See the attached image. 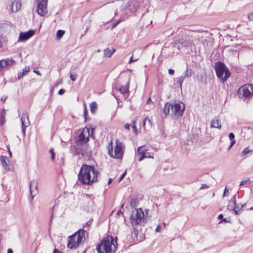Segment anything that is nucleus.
<instances>
[{
  "mask_svg": "<svg viewBox=\"0 0 253 253\" xmlns=\"http://www.w3.org/2000/svg\"><path fill=\"white\" fill-rule=\"evenodd\" d=\"M98 173L93 166L83 164L78 174V179L83 184L90 185L97 181Z\"/></svg>",
  "mask_w": 253,
  "mask_h": 253,
  "instance_id": "f257e3e1",
  "label": "nucleus"
},
{
  "mask_svg": "<svg viewBox=\"0 0 253 253\" xmlns=\"http://www.w3.org/2000/svg\"><path fill=\"white\" fill-rule=\"evenodd\" d=\"M117 237L115 241L112 236L108 235L104 238L100 244L96 247V250L98 253H113L117 249Z\"/></svg>",
  "mask_w": 253,
  "mask_h": 253,
  "instance_id": "f03ea898",
  "label": "nucleus"
},
{
  "mask_svg": "<svg viewBox=\"0 0 253 253\" xmlns=\"http://www.w3.org/2000/svg\"><path fill=\"white\" fill-rule=\"evenodd\" d=\"M87 233L84 229H80L73 235L68 237L67 247L70 249H76L82 245L85 239Z\"/></svg>",
  "mask_w": 253,
  "mask_h": 253,
  "instance_id": "7ed1b4c3",
  "label": "nucleus"
},
{
  "mask_svg": "<svg viewBox=\"0 0 253 253\" xmlns=\"http://www.w3.org/2000/svg\"><path fill=\"white\" fill-rule=\"evenodd\" d=\"M214 70L216 76L222 83L225 82L230 76L229 70L222 62H216L214 63Z\"/></svg>",
  "mask_w": 253,
  "mask_h": 253,
  "instance_id": "20e7f679",
  "label": "nucleus"
},
{
  "mask_svg": "<svg viewBox=\"0 0 253 253\" xmlns=\"http://www.w3.org/2000/svg\"><path fill=\"white\" fill-rule=\"evenodd\" d=\"M144 216L145 214L142 208H139L135 211H133L130 216V221L132 226L144 225L146 221Z\"/></svg>",
  "mask_w": 253,
  "mask_h": 253,
  "instance_id": "39448f33",
  "label": "nucleus"
},
{
  "mask_svg": "<svg viewBox=\"0 0 253 253\" xmlns=\"http://www.w3.org/2000/svg\"><path fill=\"white\" fill-rule=\"evenodd\" d=\"M122 145L120 142L117 141L114 153L112 145L111 144L109 145L108 154L111 157L118 159L122 158L123 152Z\"/></svg>",
  "mask_w": 253,
  "mask_h": 253,
  "instance_id": "423d86ee",
  "label": "nucleus"
},
{
  "mask_svg": "<svg viewBox=\"0 0 253 253\" xmlns=\"http://www.w3.org/2000/svg\"><path fill=\"white\" fill-rule=\"evenodd\" d=\"M185 110L184 104L181 102H173L171 106V113L173 115L175 119L181 118L183 115Z\"/></svg>",
  "mask_w": 253,
  "mask_h": 253,
  "instance_id": "0eeeda50",
  "label": "nucleus"
},
{
  "mask_svg": "<svg viewBox=\"0 0 253 253\" xmlns=\"http://www.w3.org/2000/svg\"><path fill=\"white\" fill-rule=\"evenodd\" d=\"M193 44V40L192 37L187 34L183 35L179 41L175 42V46H177L178 49L182 47H190Z\"/></svg>",
  "mask_w": 253,
  "mask_h": 253,
  "instance_id": "6e6552de",
  "label": "nucleus"
},
{
  "mask_svg": "<svg viewBox=\"0 0 253 253\" xmlns=\"http://www.w3.org/2000/svg\"><path fill=\"white\" fill-rule=\"evenodd\" d=\"M90 135L89 128L86 126L84 128L78 136L77 144L83 145L87 143L89 140V136Z\"/></svg>",
  "mask_w": 253,
  "mask_h": 253,
  "instance_id": "1a4fd4ad",
  "label": "nucleus"
},
{
  "mask_svg": "<svg viewBox=\"0 0 253 253\" xmlns=\"http://www.w3.org/2000/svg\"><path fill=\"white\" fill-rule=\"evenodd\" d=\"M47 0H38L37 1V11L41 16H44L47 12Z\"/></svg>",
  "mask_w": 253,
  "mask_h": 253,
  "instance_id": "9d476101",
  "label": "nucleus"
},
{
  "mask_svg": "<svg viewBox=\"0 0 253 253\" xmlns=\"http://www.w3.org/2000/svg\"><path fill=\"white\" fill-rule=\"evenodd\" d=\"M238 94L240 97H245V98H247L250 96L252 93L249 87H247V85L245 84L238 89Z\"/></svg>",
  "mask_w": 253,
  "mask_h": 253,
  "instance_id": "9b49d317",
  "label": "nucleus"
},
{
  "mask_svg": "<svg viewBox=\"0 0 253 253\" xmlns=\"http://www.w3.org/2000/svg\"><path fill=\"white\" fill-rule=\"evenodd\" d=\"M22 129L24 135H25L26 128L29 125V115L26 112H24L21 116Z\"/></svg>",
  "mask_w": 253,
  "mask_h": 253,
  "instance_id": "f8f14e48",
  "label": "nucleus"
},
{
  "mask_svg": "<svg viewBox=\"0 0 253 253\" xmlns=\"http://www.w3.org/2000/svg\"><path fill=\"white\" fill-rule=\"evenodd\" d=\"M30 196H31L30 201H32V200H33L34 197L38 193V182L36 180H33L31 181L30 184Z\"/></svg>",
  "mask_w": 253,
  "mask_h": 253,
  "instance_id": "ddd939ff",
  "label": "nucleus"
},
{
  "mask_svg": "<svg viewBox=\"0 0 253 253\" xmlns=\"http://www.w3.org/2000/svg\"><path fill=\"white\" fill-rule=\"evenodd\" d=\"M192 71L191 69H187L186 71L184 73V75L181 76L179 78H178L176 81V84L178 85L180 88H182V83L186 78L190 77L192 75Z\"/></svg>",
  "mask_w": 253,
  "mask_h": 253,
  "instance_id": "4468645a",
  "label": "nucleus"
},
{
  "mask_svg": "<svg viewBox=\"0 0 253 253\" xmlns=\"http://www.w3.org/2000/svg\"><path fill=\"white\" fill-rule=\"evenodd\" d=\"M35 34V31L30 30L26 32H21L19 34L18 41H26L32 37Z\"/></svg>",
  "mask_w": 253,
  "mask_h": 253,
  "instance_id": "2eb2a0df",
  "label": "nucleus"
},
{
  "mask_svg": "<svg viewBox=\"0 0 253 253\" xmlns=\"http://www.w3.org/2000/svg\"><path fill=\"white\" fill-rule=\"evenodd\" d=\"M230 203H232L234 205V212L235 214L237 215L239 214V212L242 211V208L245 205H242L241 204H236L235 200V196H234L230 200Z\"/></svg>",
  "mask_w": 253,
  "mask_h": 253,
  "instance_id": "dca6fc26",
  "label": "nucleus"
},
{
  "mask_svg": "<svg viewBox=\"0 0 253 253\" xmlns=\"http://www.w3.org/2000/svg\"><path fill=\"white\" fill-rule=\"evenodd\" d=\"M15 63V61L12 59L8 58L0 60V72H1L3 68L14 65Z\"/></svg>",
  "mask_w": 253,
  "mask_h": 253,
  "instance_id": "f3484780",
  "label": "nucleus"
},
{
  "mask_svg": "<svg viewBox=\"0 0 253 253\" xmlns=\"http://www.w3.org/2000/svg\"><path fill=\"white\" fill-rule=\"evenodd\" d=\"M128 7H129V4H128V2L126 3H124L123 5H122L120 6V9L122 12V13L121 14L122 16H125L127 13V10H128ZM123 20H124V17L121 16V18H120V19L115 24V26H116L117 24H118L120 22H121Z\"/></svg>",
  "mask_w": 253,
  "mask_h": 253,
  "instance_id": "a211bd4d",
  "label": "nucleus"
},
{
  "mask_svg": "<svg viewBox=\"0 0 253 253\" xmlns=\"http://www.w3.org/2000/svg\"><path fill=\"white\" fill-rule=\"evenodd\" d=\"M128 11L131 13L135 12L139 6V2L137 0H131L128 2Z\"/></svg>",
  "mask_w": 253,
  "mask_h": 253,
  "instance_id": "6ab92c4d",
  "label": "nucleus"
},
{
  "mask_svg": "<svg viewBox=\"0 0 253 253\" xmlns=\"http://www.w3.org/2000/svg\"><path fill=\"white\" fill-rule=\"evenodd\" d=\"M211 127L217 128L219 129L221 128L220 120L219 119L218 117L214 118V119L211 121Z\"/></svg>",
  "mask_w": 253,
  "mask_h": 253,
  "instance_id": "aec40b11",
  "label": "nucleus"
},
{
  "mask_svg": "<svg viewBox=\"0 0 253 253\" xmlns=\"http://www.w3.org/2000/svg\"><path fill=\"white\" fill-rule=\"evenodd\" d=\"M129 82L127 83L126 85L120 86L116 85L115 88L119 90L122 94H125L128 91Z\"/></svg>",
  "mask_w": 253,
  "mask_h": 253,
  "instance_id": "412c9836",
  "label": "nucleus"
},
{
  "mask_svg": "<svg viewBox=\"0 0 253 253\" xmlns=\"http://www.w3.org/2000/svg\"><path fill=\"white\" fill-rule=\"evenodd\" d=\"M7 160V157L4 156H1L0 157V161L3 169L5 170H9V166L6 162Z\"/></svg>",
  "mask_w": 253,
  "mask_h": 253,
  "instance_id": "4be33fe9",
  "label": "nucleus"
},
{
  "mask_svg": "<svg viewBox=\"0 0 253 253\" xmlns=\"http://www.w3.org/2000/svg\"><path fill=\"white\" fill-rule=\"evenodd\" d=\"M30 67L26 66L23 69L22 72L18 74V79L20 80L22 77L26 75L30 71Z\"/></svg>",
  "mask_w": 253,
  "mask_h": 253,
  "instance_id": "5701e85b",
  "label": "nucleus"
},
{
  "mask_svg": "<svg viewBox=\"0 0 253 253\" xmlns=\"http://www.w3.org/2000/svg\"><path fill=\"white\" fill-rule=\"evenodd\" d=\"M171 106L172 104H169L168 102L165 104L163 109V112L166 116L169 113L170 109L171 110Z\"/></svg>",
  "mask_w": 253,
  "mask_h": 253,
  "instance_id": "b1692460",
  "label": "nucleus"
},
{
  "mask_svg": "<svg viewBox=\"0 0 253 253\" xmlns=\"http://www.w3.org/2000/svg\"><path fill=\"white\" fill-rule=\"evenodd\" d=\"M115 50L113 48L112 49L110 48L105 49L104 50V57H110L115 52Z\"/></svg>",
  "mask_w": 253,
  "mask_h": 253,
  "instance_id": "393cba45",
  "label": "nucleus"
},
{
  "mask_svg": "<svg viewBox=\"0 0 253 253\" xmlns=\"http://www.w3.org/2000/svg\"><path fill=\"white\" fill-rule=\"evenodd\" d=\"M137 150H138V154L141 155L146 153V151H147L148 150V149L146 145H143V146L139 147L138 148Z\"/></svg>",
  "mask_w": 253,
  "mask_h": 253,
  "instance_id": "a878e982",
  "label": "nucleus"
},
{
  "mask_svg": "<svg viewBox=\"0 0 253 253\" xmlns=\"http://www.w3.org/2000/svg\"><path fill=\"white\" fill-rule=\"evenodd\" d=\"M139 203V200L137 198H132L131 199L130 206L132 208H135Z\"/></svg>",
  "mask_w": 253,
  "mask_h": 253,
  "instance_id": "bb28decb",
  "label": "nucleus"
},
{
  "mask_svg": "<svg viewBox=\"0 0 253 253\" xmlns=\"http://www.w3.org/2000/svg\"><path fill=\"white\" fill-rule=\"evenodd\" d=\"M97 108V104L95 102H92L90 104V112L93 114L94 112V111L96 110Z\"/></svg>",
  "mask_w": 253,
  "mask_h": 253,
  "instance_id": "cd10ccee",
  "label": "nucleus"
},
{
  "mask_svg": "<svg viewBox=\"0 0 253 253\" xmlns=\"http://www.w3.org/2000/svg\"><path fill=\"white\" fill-rule=\"evenodd\" d=\"M153 158L151 156L149 153L146 152L142 155H141V156L139 158V161H141L145 158Z\"/></svg>",
  "mask_w": 253,
  "mask_h": 253,
  "instance_id": "c85d7f7f",
  "label": "nucleus"
},
{
  "mask_svg": "<svg viewBox=\"0 0 253 253\" xmlns=\"http://www.w3.org/2000/svg\"><path fill=\"white\" fill-rule=\"evenodd\" d=\"M63 36V30H59L56 33V37L57 40H60Z\"/></svg>",
  "mask_w": 253,
  "mask_h": 253,
  "instance_id": "c756f323",
  "label": "nucleus"
},
{
  "mask_svg": "<svg viewBox=\"0 0 253 253\" xmlns=\"http://www.w3.org/2000/svg\"><path fill=\"white\" fill-rule=\"evenodd\" d=\"M87 109H86V105L84 104V116L85 122H86L87 121Z\"/></svg>",
  "mask_w": 253,
  "mask_h": 253,
  "instance_id": "7c9ffc66",
  "label": "nucleus"
},
{
  "mask_svg": "<svg viewBox=\"0 0 253 253\" xmlns=\"http://www.w3.org/2000/svg\"><path fill=\"white\" fill-rule=\"evenodd\" d=\"M252 150H250L249 149V148L248 147L245 148L243 151L242 152V153H241V155L242 156H244V155H246L247 154H248V153H249L250 152H252Z\"/></svg>",
  "mask_w": 253,
  "mask_h": 253,
  "instance_id": "2f4dec72",
  "label": "nucleus"
},
{
  "mask_svg": "<svg viewBox=\"0 0 253 253\" xmlns=\"http://www.w3.org/2000/svg\"><path fill=\"white\" fill-rule=\"evenodd\" d=\"M49 152L51 154V159L52 162L54 161L55 159V153L53 148H51L49 150Z\"/></svg>",
  "mask_w": 253,
  "mask_h": 253,
  "instance_id": "473e14b6",
  "label": "nucleus"
},
{
  "mask_svg": "<svg viewBox=\"0 0 253 253\" xmlns=\"http://www.w3.org/2000/svg\"><path fill=\"white\" fill-rule=\"evenodd\" d=\"M57 206L56 205H55L53 207V208H52V215H51L52 218H53L54 214H55V212L57 211Z\"/></svg>",
  "mask_w": 253,
  "mask_h": 253,
  "instance_id": "72a5a7b5",
  "label": "nucleus"
},
{
  "mask_svg": "<svg viewBox=\"0 0 253 253\" xmlns=\"http://www.w3.org/2000/svg\"><path fill=\"white\" fill-rule=\"evenodd\" d=\"M5 116V111L4 109H3L0 114V118L4 119Z\"/></svg>",
  "mask_w": 253,
  "mask_h": 253,
  "instance_id": "f704fd0d",
  "label": "nucleus"
},
{
  "mask_svg": "<svg viewBox=\"0 0 253 253\" xmlns=\"http://www.w3.org/2000/svg\"><path fill=\"white\" fill-rule=\"evenodd\" d=\"M227 208L229 210H232L234 209V205L232 204V203H230V201H229Z\"/></svg>",
  "mask_w": 253,
  "mask_h": 253,
  "instance_id": "c9c22d12",
  "label": "nucleus"
},
{
  "mask_svg": "<svg viewBox=\"0 0 253 253\" xmlns=\"http://www.w3.org/2000/svg\"><path fill=\"white\" fill-rule=\"evenodd\" d=\"M247 87H249L250 90H251V92L252 94L253 93V84H247Z\"/></svg>",
  "mask_w": 253,
  "mask_h": 253,
  "instance_id": "e433bc0d",
  "label": "nucleus"
},
{
  "mask_svg": "<svg viewBox=\"0 0 253 253\" xmlns=\"http://www.w3.org/2000/svg\"><path fill=\"white\" fill-rule=\"evenodd\" d=\"M126 170L122 175L120 177L119 179V182H120L124 178V177L125 176V175H126Z\"/></svg>",
  "mask_w": 253,
  "mask_h": 253,
  "instance_id": "4c0bfd02",
  "label": "nucleus"
},
{
  "mask_svg": "<svg viewBox=\"0 0 253 253\" xmlns=\"http://www.w3.org/2000/svg\"><path fill=\"white\" fill-rule=\"evenodd\" d=\"M209 186L206 184H202L200 187V189H208Z\"/></svg>",
  "mask_w": 253,
  "mask_h": 253,
  "instance_id": "58836bf2",
  "label": "nucleus"
},
{
  "mask_svg": "<svg viewBox=\"0 0 253 253\" xmlns=\"http://www.w3.org/2000/svg\"><path fill=\"white\" fill-rule=\"evenodd\" d=\"M250 181V178H248L247 180H242L240 184V186H242L245 185L246 183H247L248 181Z\"/></svg>",
  "mask_w": 253,
  "mask_h": 253,
  "instance_id": "ea45409f",
  "label": "nucleus"
},
{
  "mask_svg": "<svg viewBox=\"0 0 253 253\" xmlns=\"http://www.w3.org/2000/svg\"><path fill=\"white\" fill-rule=\"evenodd\" d=\"M70 78L71 81H74L76 79V75H73L72 74H70Z\"/></svg>",
  "mask_w": 253,
  "mask_h": 253,
  "instance_id": "a19ab883",
  "label": "nucleus"
},
{
  "mask_svg": "<svg viewBox=\"0 0 253 253\" xmlns=\"http://www.w3.org/2000/svg\"><path fill=\"white\" fill-rule=\"evenodd\" d=\"M229 138L230 140L234 139V138H235L234 134L233 132H230L229 134Z\"/></svg>",
  "mask_w": 253,
  "mask_h": 253,
  "instance_id": "79ce46f5",
  "label": "nucleus"
},
{
  "mask_svg": "<svg viewBox=\"0 0 253 253\" xmlns=\"http://www.w3.org/2000/svg\"><path fill=\"white\" fill-rule=\"evenodd\" d=\"M222 222L228 223V222H230V220L229 218H225L222 219V220L219 222V224L221 223Z\"/></svg>",
  "mask_w": 253,
  "mask_h": 253,
  "instance_id": "37998d69",
  "label": "nucleus"
},
{
  "mask_svg": "<svg viewBox=\"0 0 253 253\" xmlns=\"http://www.w3.org/2000/svg\"><path fill=\"white\" fill-rule=\"evenodd\" d=\"M228 194H229L228 190L227 189L226 187H225L224 191L223 196V197L226 196L227 195H228Z\"/></svg>",
  "mask_w": 253,
  "mask_h": 253,
  "instance_id": "c03bdc74",
  "label": "nucleus"
},
{
  "mask_svg": "<svg viewBox=\"0 0 253 253\" xmlns=\"http://www.w3.org/2000/svg\"><path fill=\"white\" fill-rule=\"evenodd\" d=\"M85 196H86V198H87L90 200H92L93 199V196L92 195L86 194Z\"/></svg>",
  "mask_w": 253,
  "mask_h": 253,
  "instance_id": "a18cd8bd",
  "label": "nucleus"
},
{
  "mask_svg": "<svg viewBox=\"0 0 253 253\" xmlns=\"http://www.w3.org/2000/svg\"><path fill=\"white\" fill-rule=\"evenodd\" d=\"M138 60L137 58H136V59H133V56H131L130 59H129V62L128 63H131L132 62H133V61H137Z\"/></svg>",
  "mask_w": 253,
  "mask_h": 253,
  "instance_id": "49530a36",
  "label": "nucleus"
},
{
  "mask_svg": "<svg viewBox=\"0 0 253 253\" xmlns=\"http://www.w3.org/2000/svg\"><path fill=\"white\" fill-rule=\"evenodd\" d=\"M147 121L148 122V123H149L150 124H151V120H150L149 119H148L147 118H146L144 119V121H143V125H145V123H146V121Z\"/></svg>",
  "mask_w": 253,
  "mask_h": 253,
  "instance_id": "de8ad7c7",
  "label": "nucleus"
},
{
  "mask_svg": "<svg viewBox=\"0 0 253 253\" xmlns=\"http://www.w3.org/2000/svg\"><path fill=\"white\" fill-rule=\"evenodd\" d=\"M248 18L251 20H253V12L251 13L248 15Z\"/></svg>",
  "mask_w": 253,
  "mask_h": 253,
  "instance_id": "09e8293b",
  "label": "nucleus"
},
{
  "mask_svg": "<svg viewBox=\"0 0 253 253\" xmlns=\"http://www.w3.org/2000/svg\"><path fill=\"white\" fill-rule=\"evenodd\" d=\"M168 72H169V74L170 75H173L174 73V70L172 69H169Z\"/></svg>",
  "mask_w": 253,
  "mask_h": 253,
  "instance_id": "8fccbe9b",
  "label": "nucleus"
},
{
  "mask_svg": "<svg viewBox=\"0 0 253 253\" xmlns=\"http://www.w3.org/2000/svg\"><path fill=\"white\" fill-rule=\"evenodd\" d=\"M132 127L134 131L135 132V133H137L138 130H137V129L136 128V126H135V125L134 124L132 126Z\"/></svg>",
  "mask_w": 253,
  "mask_h": 253,
  "instance_id": "3c124183",
  "label": "nucleus"
},
{
  "mask_svg": "<svg viewBox=\"0 0 253 253\" xmlns=\"http://www.w3.org/2000/svg\"><path fill=\"white\" fill-rule=\"evenodd\" d=\"M5 122L4 119L0 118V125L2 126Z\"/></svg>",
  "mask_w": 253,
  "mask_h": 253,
  "instance_id": "603ef678",
  "label": "nucleus"
},
{
  "mask_svg": "<svg viewBox=\"0 0 253 253\" xmlns=\"http://www.w3.org/2000/svg\"><path fill=\"white\" fill-rule=\"evenodd\" d=\"M124 126L126 129L129 130L130 128V125L128 124H126Z\"/></svg>",
  "mask_w": 253,
  "mask_h": 253,
  "instance_id": "864d4df0",
  "label": "nucleus"
},
{
  "mask_svg": "<svg viewBox=\"0 0 253 253\" xmlns=\"http://www.w3.org/2000/svg\"><path fill=\"white\" fill-rule=\"evenodd\" d=\"M161 229V226L160 225H158L155 230V231L157 232H159L160 231Z\"/></svg>",
  "mask_w": 253,
  "mask_h": 253,
  "instance_id": "5fc2aeb1",
  "label": "nucleus"
},
{
  "mask_svg": "<svg viewBox=\"0 0 253 253\" xmlns=\"http://www.w3.org/2000/svg\"><path fill=\"white\" fill-rule=\"evenodd\" d=\"M53 90H54V87L52 86L51 88H50V96H51L52 95V94H53Z\"/></svg>",
  "mask_w": 253,
  "mask_h": 253,
  "instance_id": "6e6d98bb",
  "label": "nucleus"
},
{
  "mask_svg": "<svg viewBox=\"0 0 253 253\" xmlns=\"http://www.w3.org/2000/svg\"><path fill=\"white\" fill-rule=\"evenodd\" d=\"M53 253H62L59 250L55 249L53 251Z\"/></svg>",
  "mask_w": 253,
  "mask_h": 253,
  "instance_id": "4d7b16f0",
  "label": "nucleus"
},
{
  "mask_svg": "<svg viewBox=\"0 0 253 253\" xmlns=\"http://www.w3.org/2000/svg\"><path fill=\"white\" fill-rule=\"evenodd\" d=\"M58 94L60 95L63 94V88H61L59 90Z\"/></svg>",
  "mask_w": 253,
  "mask_h": 253,
  "instance_id": "13d9d810",
  "label": "nucleus"
},
{
  "mask_svg": "<svg viewBox=\"0 0 253 253\" xmlns=\"http://www.w3.org/2000/svg\"><path fill=\"white\" fill-rule=\"evenodd\" d=\"M231 140L232 141L231 142L230 145L233 146L235 144L236 141L234 139H232V140Z\"/></svg>",
  "mask_w": 253,
  "mask_h": 253,
  "instance_id": "bf43d9fd",
  "label": "nucleus"
},
{
  "mask_svg": "<svg viewBox=\"0 0 253 253\" xmlns=\"http://www.w3.org/2000/svg\"><path fill=\"white\" fill-rule=\"evenodd\" d=\"M218 218L219 219H223V215L222 214H220L218 216Z\"/></svg>",
  "mask_w": 253,
  "mask_h": 253,
  "instance_id": "052dcab7",
  "label": "nucleus"
},
{
  "mask_svg": "<svg viewBox=\"0 0 253 253\" xmlns=\"http://www.w3.org/2000/svg\"><path fill=\"white\" fill-rule=\"evenodd\" d=\"M152 100H151V98H150V97H149V98L148 99V100H147V104H150V103H152Z\"/></svg>",
  "mask_w": 253,
  "mask_h": 253,
  "instance_id": "680f3d73",
  "label": "nucleus"
},
{
  "mask_svg": "<svg viewBox=\"0 0 253 253\" xmlns=\"http://www.w3.org/2000/svg\"><path fill=\"white\" fill-rule=\"evenodd\" d=\"M113 180V179L109 178V180H108V184L110 185L112 183Z\"/></svg>",
  "mask_w": 253,
  "mask_h": 253,
  "instance_id": "e2e57ef3",
  "label": "nucleus"
},
{
  "mask_svg": "<svg viewBox=\"0 0 253 253\" xmlns=\"http://www.w3.org/2000/svg\"><path fill=\"white\" fill-rule=\"evenodd\" d=\"M7 253H13L12 250L11 249H8L7 250Z\"/></svg>",
  "mask_w": 253,
  "mask_h": 253,
  "instance_id": "0e129e2a",
  "label": "nucleus"
},
{
  "mask_svg": "<svg viewBox=\"0 0 253 253\" xmlns=\"http://www.w3.org/2000/svg\"><path fill=\"white\" fill-rule=\"evenodd\" d=\"M62 84V81H60L58 82H57L55 84V86H57L58 85V84Z\"/></svg>",
  "mask_w": 253,
  "mask_h": 253,
  "instance_id": "69168bd1",
  "label": "nucleus"
},
{
  "mask_svg": "<svg viewBox=\"0 0 253 253\" xmlns=\"http://www.w3.org/2000/svg\"><path fill=\"white\" fill-rule=\"evenodd\" d=\"M8 153H9V156L10 157H12V153L11 152L9 148H8Z\"/></svg>",
  "mask_w": 253,
  "mask_h": 253,
  "instance_id": "338daca9",
  "label": "nucleus"
},
{
  "mask_svg": "<svg viewBox=\"0 0 253 253\" xmlns=\"http://www.w3.org/2000/svg\"><path fill=\"white\" fill-rule=\"evenodd\" d=\"M34 72L39 75H41V74L39 73V71H36V70H34Z\"/></svg>",
  "mask_w": 253,
  "mask_h": 253,
  "instance_id": "774afa93",
  "label": "nucleus"
}]
</instances>
